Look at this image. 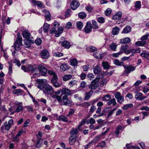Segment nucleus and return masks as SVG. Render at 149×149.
<instances>
[{
    "mask_svg": "<svg viewBox=\"0 0 149 149\" xmlns=\"http://www.w3.org/2000/svg\"><path fill=\"white\" fill-rule=\"evenodd\" d=\"M36 82L37 83L36 85L38 88L41 89L46 95H50L54 92L52 87L48 84H46L47 81L45 79H37Z\"/></svg>",
    "mask_w": 149,
    "mask_h": 149,
    "instance_id": "nucleus-1",
    "label": "nucleus"
},
{
    "mask_svg": "<svg viewBox=\"0 0 149 149\" xmlns=\"http://www.w3.org/2000/svg\"><path fill=\"white\" fill-rule=\"evenodd\" d=\"M22 38L19 34L17 35V38L13 46H12L10 49L11 52H13L12 54L14 56L16 53L15 51H13V49L15 50L18 51L20 50L21 47L23 46L22 44Z\"/></svg>",
    "mask_w": 149,
    "mask_h": 149,
    "instance_id": "nucleus-2",
    "label": "nucleus"
},
{
    "mask_svg": "<svg viewBox=\"0 0 149 149\" xmlns=\"http://www.w3.org/2000/svg\"><path fill=\"white\" fill-rule=\"evenodd\" d=\"M26 71H28V72L34 73L32 76L34 78H35L36 77L38 76L39 75L38 69L36 68V67H34L33 65H28Z\"/></svg>",
    "mask_w": 149,
    "mask_h": 149,
    "instance_id": "nucleus-3",
    "label": "nucleus"
},
{
    "mask_svg": "<svg viewBox=\"0 0 149 149\" xmlns=\"http://www.w3.org/2000/svg\"><path fill=\"white\" fill-rule=\"evenodd\" d=\"M99 79V77L97 76L95 79L91 82V84L89 86V88L91 89H93L98 87Z\"/></svg>",
    "mask_w": 149,
    "mask_h": 149,
    "instance_id": "nucleus-4",
    "label": "nucleus"
},
{
    "mask_svg": "<svg viewBox=\"0 0 149 149\" xmlns=\"http://www.w3.org/2000/svg\"><path fill=\"white\" fill-rule=\"evenodd\" d=\"M13 120L10 119L9 120L8 123L7 122H6L4 123V125L1 127V130H3V129L5 128V129L8 130L11 127L12 125L13 124Z\"/></svg>",
    "mask_w": 149,
    "mask_h": 149,
    "instance_id": "nucleus-5",
    "label": "nucleus"
},
{
    "mask_svg": "<svg viewBox=\"0 0 149 149\" xmlns=\"http://www.w3.org/2000/svg\"><path fill=\"white\" fill-rule=\"evenodd\" d=\"M124 67L125 69L124 72L126 74H128L131 72L134 71L136 68V66H133L132 65H124Z\"/></svg>",
    "mask_w": 149,
    "mask_h": 149,
    "instance_id": "nucleus-6",
    "label": "nucleus"
},
{
    "mask_svg": "<svg viewBox=\"0 0 149 149\" xmlns=\"http://www.w3.org/2000/svg\"><path fill=\"white\" fill-rule=\"evenodd\" d=\"M58 79L57 75L53 77L51 81L53 84V85L55 87L57 88L60 86V85L57 82Z\"/></svg>",
    "mask_w": 149,
    "mask_h": 149,
    "instance_id": "nucleus-7",
    "label": "nucleus"
},
{
    "mask_svg": "<svg viewBox=\"0 0 149 149\" xmlns=\"http://www.w3.org/2000/svg\"><path fill=\"white\" fill-rule=\"evenodd\" d=\"M39 72L42 75H45L47 73V70L45 67L42 65H39L38 67Z\"/></svg>",
    "mask_w": 149,
    "mask_h": 149,
    "instance_id": "nucleus-8",
    "label": "nucleus"
},
{
    "mask_svg": "<svg viewBox=\"0 0 149 149\" xmlns=\"http://www.w3.org/2000/svg\"><path fill=\"white\" fill-rule=\"evenodd\" d=\"M23 37L26 39H31L33 37L31 36V34L27 30L24 31L22 33Z\"/></svg>",
    "mask_w": 149,
    "mask_h": 149,
    "instance_id": "nucleus-9",
    "label": "nucleus"
},
{
    "mask_svg": "<svg viewBox=\"0 0 149 149\" xmlns=\"http://www.w3.org/2000/svg\"><path fill=\"white\" fill-rule=\"evenodd\" d=\"M60 102H63L64 105H67L71 103V101L68 98L67 96H63Z\"/></svg>",
    "mask_w": 149,
    "mask_h": 149,
    "instance_id": "nucleus-10",
    "label": "nucleus"
},
{
    "mask_svg": "<svg viewBox=\"0 0 149 149\" xmlns=\"http://www.w3.org/2000/svg\"><path fill=\"white\" fill-rule=\"evenodd\" d=\"M41 58L43 59H47L49 56V52L46 49L42 50L40 53Z\"/></svg>",
    "mask_w": 149,
    "mask_h": 149,
    "instance_id": "nucleus-11",
    "label": "nucleus"
},
{
    "mask_svg": "<svg viewBox=\"0 0 149 149\" xmlns=\"http://www.w3.org/2000/svg\"><path fill=\"white\" fill-rule=\"evenodd\" d=\"M116 108H114L113 109H109V108H106L104 110L105 113V114L107 115V117L108 118L109 116L112 115L114 111L116 110Z\"/></svg>",
    "mask_w": 149,
    "mask_h": 149,
    "instance_id": "nucleus-12",
    "label": "nucleus"
},
{
    "mask_svg": "<svg viewBox=\"0 0 149 149\" xmlns=\"http://www.w3.org/2000/svg\"><path fill=\"white\" fill-rule=\"evenodd\" d=\"M141 7V2L139 1H136L134 7L131 8V9L133 11H136L139 10Z\"/></svg>",
    "mask_w": 149,
    "mask_h": 149,
    "instance_id": "nucleus-13",
    "label": "nucleus"
},
{
    "mask_svg": "<svg viewBox=\"0 0 149 149\" xmlns=\"http://www.w3.org/2000/svg\"><path fill=\"white\" fill-rule=\"evenodd\" d=\"M92 26L90 22H87L84 28V30L86 33H89L91 31Z\"/></svg>",
    "mask_w": 149,
    "mask_h": 149,
    "instance_id": "nucleus-14",
    "label": "nucleus"
},
{
    "mask_svg": "<svg viewBox=\"0 0 149 149\" xmlns=\"http://www.w3.org/2000/svg\"><path fill=\"white\" fill-rule=\"evenodd\" d=\"M79 3L75 1H73L70 3L71 8L73 10L76 9L79 6Z\"/></svg>",
    "mask_w": 149,
    "mask_h": 149,
    "instance_id": "nucleus-15",
    "label": "nucleus"
},
{
    "mask_svg": "<svg viewBox=\"0 0 149 149\" xmlns=\"http://www.w3.org/2000/svg\"><path fill=\"white\" fill-rule=\"evenodd\" d=\"M61 92L62 94L61 95H65L64 96H67L70 95L71 94V92L70 90L68 88H63L61 90Z\"/></svg>",
    "mask_w": 149,
    "mask_h": 149,
    "instance_id": "nucleus-16",
    "label": "nucleus"
},
{
    "mask_svg": "<svg viewBox=\"0 0 149 149\" xmlns=\"http://www.w3.org/2000/svg\"><path fill=\"white\" fill-rule=\"evenodd\" d=\"M93 56L95 58L97 59H102V57L104 56V54L103 53H101V52H97L94 53Z\"/></svg>",
    "mask_w": 149,
    "mask_h": 149,
    "instance_id": "nucleus-17",
    "label": "nucleus"
},
{
    "mask_svg": "<svg viewBox=\"0 0 149 149\" xmlns=\"http://www.w3.org/2000/svg\"><path fill=\"white\" fill-rule=\"evenodd\" d=\"M142 93H138L135 95L136 99L139 100H142L146 98V97L142 96Z\"/></svg>",
    "mask_w": 149,
    "mask_h": 149,
    "instance_id": "nucleus-18",
    "label": "nucleus"
},
{
    "mask_svg": "<svg viewBox=\"0 0 149 149\" xmlns=\"http://www.w3.org/2000/svg\"><path fill=\"white\" fill-rule=\"evenodd\" d=\"M24 42L25 47L28 48L30 47L31 44H33L34 42L33 40L30 39H25Z\"/></svg>",
    "mask_w": 149,
    "mask_h": 149,
    "instance_id": "nucleus-19",
    "label": "nucleus"
},
{
    "mask_svg": "<svg viewBox=\"0 0 149 149\" xmlns=\"http://www.w3.org/2000/svg\"><path fill=\"white\" fill-rule=\"evenodd\" d=\"M122 13L119 11L117 12L112 17V19L113 20L119 19L121 18L122 15Z\"/></svg>",
    "mask_w": 149,
    "mask_h": 149,
    "instance_id": "nucleus-20",
    "label": "nucleus"
},
{
    "mask_svg": "<svg viewBox=\"0 0 149 149\" xmlns=\"http://www.w3.org/2000/svg\"><path fill=\"white\" fill-rule=\"evenodd\" d=\"M43 12L45 13L46 19L47 21H49L51 17V15L49 11L46 10H44Z\"/></svg>",
    "mask_w": 149,
    "mask_h": 149,
    "instance_id": "nucleus-21",
    "label": "nucleus"
},
{
    "mask_svg": "<svg viewBox=\"0 0 149 149\" xmlns=\"http://www.w3.org/2000/svg\"><path fill=\"white\" fill-rule=\"evenodd\" d=\"M78 130L79 129L78 128H73L70 132L71 135L77 137V134L79 132Z\"/></svg>",
    "mask_w": 149,
    "mask_h": 149,
    "instance_id": "nucleus-22",
    "label": "nucleus"
},
{
    "mask_svg": "<svg viewBox=\"0 0 149 149\" xmlns=\"http://www.w3.org/2000/svg\"><path fill=\"white\" fill-rule=\"evenodd\" d=\"M120 31L119 28L117 26L114 27L112 30V33L113 35H116L118 34Z\"/></svg>",
    "mask_w": 149,
    "mask_h": 149,
    "instance_id": "nucleus-23",
    "label": "nucleus"
},
{
    "mask_svg": "<svg viewBox=\"0 0 149 149\" xmlns=\"http://www.w3.org/2000/svg\"><path fill=\"white\" fill-rule=\"evenodd\" d=\"M130 39L129 37H126L125 38L121 39L120 42V44H125L128 43L130 42Z\"/></svg>",
    "mask_w": 149,
    "mask_h": 149,
    "instance_id": "nucleus-24",
    "label": "nucleus"
},
{
    "mask_svg": "<svg viewBox=\"0 0 149 149\" xmlns=\"http://www.w3.org/2000/svg\"><path fill=\"white\" fill-rule=\"evenodd\" d=\"M63 31V29L62 27H59L56 32L55 36L56 37H58L62 33Z\"/></svg>",
    "mask_w": 149,
    "mask_h": 149,
    "instance_id": "nucleus-25",
    "label": "nucleus"
},
{
    "mask_svg": "<svg viewBox=\"0 0 149 149\" xmlns=\"http://www.w3.org/2000/svg\"><path fill=\"white\" fill-rule=\"evenodd\" d=\"M77 137L71 135L69 138V143L70 145H73L75 142Z\"/></svg>",
    "mask_w": 149,
    "mask_h": 149,
    "instance_id": "nucleus-26",
    "label": "nucleus"
},
{
    "mask_svg": "<svg viewBox=\"0 0 149 149\" xmlns=\"http://www.w3.org/2000/svg\"><path fill=\"white\" fill-rule=\"evenodd\" d=\"M93 93V91L92 90H91L85 93V95L84 98V100H88L92 95Z\"/></svg>",
    "mask_w": 149,
    "mask_h": 149,
    "instance_id": "nucleus-27",
    "label": "nucleus"
},
{
    "mask_svg": "<svg viewBox=\"0 0 149 149\" xmlns=\"http://www.w3.org/2000/svg\"><path fill=\"white\" fill-rule=\"evenodd\" d=\"M149 37V33H147L146 35L142 36L140 38V40L142 41H146V43L149 42L148 37Z\"/></svg>",
    "mask_w": 149,
    "mask_h": 149,
    "instance_id": "nucleus-28",
    "label": "nucleus"
},
{
    "mask_svg": "<svg viewBox=\"0 0 149 149\" xmlns=\"http://www.w3.org/2000/svg\"><path fill=\"white\" fill-rule=\"evenodd\" d=\"M140 55L141 56L147 59L148 60H149V52L143 51Z\"/></svg>",
    "mask_w": 149,
    "mask_h": 149,
    "instance_id": "nucleus-29",
    "label": "nucleus"
},
{
    "mask_svg": "<svg viewBox=\"0 0 149 149\" xmlns=\"http://www.w3.org/2000/svg\"><path fill=\"white\" fill-rule=\"evenodd\" d=\"M30 2L34 3L35 5H37L39 7H42V4L40 1H36L35 0H29Z\"/></svg>",
    "mask_w": 149,
    "mask_h": 149,
    "instance_id": "nucleus-30",
    "label": "nucleus"
},
{
    "mask_svg": "<svg viewBox=\"0 0 149 149\" xmlns=\"http://www.w3.org/2000/svg\"><path fill=\"white\" fill-rule=\"evenodd\" d=\"M131 31V27L129 26H127L122 31V33H128Z\"/></svg>",
    "mask_w": 149,
    "mask_h": 149,
    "instance_id": "nucleus-31",
    "label": "nucleus"
},
{
    "mask_svg": "<svg viewBox=\"0 0 149 149\" xmlns=\"http://www.w3.org/2000/svg\"><path fill=\"white\" fill-rule=\"evenodd\" d=\"M72 76L70 74H66L64 75L63 77V80L64 81H66L71 79Z\"/></svg>",
    "mask_w": 149,
    "mask_h": 149,
    "instance_id": "nucleus-32",
    "label": "nucleus"
},
{
    "mask_svg": "<svg viewBox=\"0 0 149 149\" xmlns=\"http://www.w3.org/2000/svg\"><path fill=\"white\" fill-rule=\"evenodd\" d=\"M58 119L64 122H67L68 121V119L67 117L64 115H61L59 116Z\"/></svg>",
    "mask_w": 149,
    "mask_h": 149,
    "instance_id": "nucleus-33",
    "label": "nucleus"
},
{
    "mask_svg": "<svg viewBox=\"0 0 149 149\" xmlns=\"http://www.w3.org/2000/svg\"><path fill=\"white\" fill-rule=\"evenodd\" d=\"M61 45L63 47L68 49L69 48L70 46V43L66 40L62 42Z\"/></svg>",
    "mask_w": 149,
    "mask_h": 149,
    "instance_id": "nucleus-34",
    "label": "nucleus"
},
{
    "mask_svg": "<svg viewBox=\"0 0 149 149\" xmlns=\"http://www.w3.org/2000/svg\"><path fill=\"white\" fill-rule=\"evenodd\" d=\"M146 44V41H138L135 43V45L137 46H142Z\"/></svg>",
    "mask_w": 149,
    "mask_h": 149,
    "instance_id": "nucleus-35",
    "label": "nucleus"
},
{
    "mask_svg": "<svg viewBox=\"0 0 149 149\" xmlns=\"http://www.w3.org/2000/svg\"><path fill=\"white\" fill-rule=\"evenodd\" d=\"M101 68L98 65L96 66L93 69V72L94 74H97L101 72Z\"/></svg>",
    "mask_w": 149,
    "mask_h": 149,
    "instance_id": "nucleus-36",
    "label": "nucleus"
},
{
    "mask_svg": "<svg viewBox=\"0 0 149 149\" xmlns=\"http://www.w3.org/2000/svg\"><path fill=\"white\" fill-rule=\"evenodd\" d=\"M102 136L100 134L99 135L96 136L92 141V142L94 143L97 142L101 139Z\"/></svg>",
    "mask_w": 149,
    "mask_h": 149,
    "instance_id": "nucleus-37",
    "label": "nucleus"
},
{
    "mask_svg": "<svg viewBox=\"0 0 149 149\" xmlns=\"http://www.w3.org/2000/svg\"><path fill=\"white\" fill-rule=\"evenodd\" d=\"M43 30L45 32H47L49 29L50 25L47 23H45L43 26Z\"/></svg>",
    "mask_w": 149,
    "mask_h": 149,
    "instance_id": "nucleus-38",
    "label": "nucleus"
},
{
    "mask_svg": "<svg viewBox=\"0 0 149 149\" xmlns=\"http://www.w3.org/2000/svg\"><path fill=\"white\" fill-rule=\"evenodd\" d=\"M122 127L121 126H118L116 128L114 132L115 134L116 137H118L119 134L120 133L119 131L122 129Z\"/></svg>",
    "mask_w": 149,
    "mask_h": 149,
    "instance_id": "nucleus-39",
    "label": "nucleus"
},
{
    "mask_svg": "<svg viewBox=\"0 0 149 149\" xmlns=\"http://www.w3.org/2000/svg\"><path fill=\"white\" fill-rule=\"evenodd\" d=\"M76 25L79 29L81 30L83 26V24L81 22L78 21L76 22Z\"/></svg>",
    "mask_w": 149,
    "mask_h": 149,
    "instance_id": "nucleus-40",
    "label": "nucleus"
},
{
    "mask_svg": "<svg viewBox=\"0 0 149 149\" xmlns=\"http://www.w3.org/2000/svg\"><path fill=\"white\" fill-rule=\"evenodd\" d=\"M117 47V44L114 42H112L111 43L109 46L110 48H111V49L112 51H116Z\"/></svg>",
    "mask_w": 149,
    "mask_h": 149,
    "instance_id": "nucleus-41",
    "label": "nucleus"
},
{
    "mask_svg": "<svg viewBox=\"0 0 149 149\" xmlns=\"http://www.w3.org/2000/svg\"><path fill=\"white\" fill-rule=\"evenodd\" d=\"M70 63L71 65L73 66H76L78 64L77 60L75 58H73L70 60Z\"/></svg>",
    "mask_w": 149,
    "mask_h": 149,
    "instance_id": "nucleus-42",
    "label": "nucleus"
},
{
    "mask_svg": "<svg viewBox=\"0 0 149 149\" xmlns=\"http://www.w3.org/2000/svg\"><path fill=\"white\" fill-rule=\"evenodd\" d=\"M108 104L109 105L112 104L113 106H115L116 104V102L115 98L111 99L108 102Z\"/></svg>",
    "mask_w": 149,
    "mask_h": 149,
    "instance_id": "nucleus-43",
    "label": "nucleus"
},
{
    "mask_svg": "<svg viewBox=\"0 0 149 149\" xmlns=\"http://www.w3.org/2000/svg\"><path fill=\"white\" fill-rule=\"evenodd\" d=\"M87 49L90 52H94L97 50V48L96 47L91 46H89L87 48Z\"/></svg>",
    "mask_w": 149,
    "mask_h": 149,
    "instance_id": "nucleus-44",
    "label": "nucleus"
},
{
    "mask_svg": "<svg viewBox=\"0 0 149 149\" xmlns=\"http://www.w3.org/2000/svg\"><path fill=\"white\" fill-rule=\"evenodd\" d=\"M13 93L15 95H18L19 94L22 93V90L20 89H16L14 90L13 92Z\"/></svg>",
    "mask_w": 149,
    "mask_h": 149,
    "instance_id": "nucleus-45",
    "label": "nucleus"
},
{
    "mask_svg": "<svg viewBox=\"0 0 149 149\" xmlns=\"http://www.w3.org/2000/svg\"><path fill=\"white\" fill-rule=\"evenodd\" d=\"M52 97L54 99H56L59 102H60L61 101V96L57 95L55 93L52 95Z\"/></svg>",
    "mask_w": 149,
    "mask_h": 149,
    "instance_id": "nucleus-46",
    "label": "nucleus"
},
{
    "mask_svg": "<svg viewBox=\"0 0 149 149\" xmlns=\"http://www.w3.org/2000/svg\"><path fill=\"white\" fill-rule=\"evenodd\" d=\"M133 106L132 104H128L124 105L122 107V109L124 110H126L128 108H131Z\"/></svg>",
    "mask_w": 149,
    "mask_h": 149,
    "instance_id": "nucleus-47",
    "label": "nucleus"
},
{
    "mask_svg": "<svg viewBox=\"0 0 149 149\" xmlns=\"http://www.w3.org/2000/svg\"><path fill=\"white\" fill-rule=\"evenodd\" d=\"M102 65L104 69H107L109 68V65L107 62H102Z\"/></svg>",
    "mask_w": 149,
    "mask_h": 149,
    "instance_id": "nucleus-48",
    "label": "nucleus"
},
{
    "mask_svg": "<svg viewBox=\"0 0 149 149\" xmlns=\"http://www.w3.org/2000/svg\"><path fill=\"white\" fill-rule=\"evenodd\" d=\"M90 103L89 102H87L80 104L79 105V106L87 108L90 106Z\"/></svg>",
    "mask_w": 149,
    "mask_h": 149,
    "instance_id": "nucleus-49",
    "label": "nucleus"
},
{
    "mask_svg": "<svg viewBox=\"0 0 149 149\" xmlns=\"http://www.w3.org/2000/svg\"><path fill=\"white\" fill-rule=\"evenodd\" d=\"M60 68L63 71H65L68 68L67 65L65 63L62 64Z\"/></svg>",
    "mask_w": 149,
    "mask_h": 149,
    "instance_id": "nucleus-50",
    "label": "nucleus"
},
{
    "mask_svg": "<svg viewBox=\"0 0 149 149\" xmlns=\"http://www.w3.org/2000/svg\"><path fill=\"white\" fill-rule=\"evenodd\" d=\"M113 63L115 65H118L121 66L123 65V62L118 59L114 60Z\"/></svg>",
    "mask_w": 149,
    "mask_h": 149,
    "instance_id": "nucleus-51",
    "label": "nucleus"
},
{
    "mask_svg": "<svg viewBox=\"0 0 149 149\" xmlns=\"http://www.w3.org/2000/svg\"><path fill=\"white\" fill-rule=\"evenodd\" d=\"M42 141V139H40L37 140L36 146L37 148H39L41 145Z\"/></svg>",
    "mask_w": 149,
    "mask_h": 149,
    "instance_id": "nucleus-52",
    "label": "nucleus"
},
{
    "mask_svg": "<svg viewBox=\"0 0 149 149\" xmlns=\"http://www.w3.org/2000/svg\"><path fill=\"white\" fill-rule=\"evenodd\" d=\"M87 123L88 124L90 123L91 124H93L95 123V121L94 119L91 118L87 120Z\"/></svg>",
    "mask_w": 149,
    "mask_h": 149,
    "instance_id": "nucleus-53",
    "label": "nucleus"
},
{
    "mask_svg": "<svg viewBox=\"0 0 149 149\" xmlns=\"http://www.w3.org/2000/svg\"><path fill=\"white\" fill-rule=\"evenodd\" d=\"M110 98V95L109 94H107L103 97L102 100L104 101H107L109 100Z\"/></svg>",
    "mask_w": 149,
    "mask_h": 149,
    "instance_id": "nucleus-54",
    "label": "nucleus"
},
{
    "mask_svg": "<svg viewBox=\"0 0 149 149\" xmlns=\"http://www.w3.org/2000/svg\"><path fill=\"white\" fill-rule=\"evenodd\" d=\"M92 27L93 29H97L98 28L97 22L95 20L92 21Z\"/></svg>",
    "mask_w": 149,
    "mask_h": 149,
    "instance_id": "nucleus-55",
    "label": "nucleus"
},
{
    "mask_svg": "<svg viewBox=\"0 0 149 149\" xmlns=\"http://www.w3.org/2000/svg\"><path fill=\"white\" fill-rule=\"evenodd\" d=\"M86 14L84 12L80 13L78 14V16L79 18L84 19L86 17Z\"/></svg>",
    "mask_w": 149,
    "mask_h": 149,
    "instance_id": "nucleus-56",
    "label": "nucleus"
},
{
    "mask_svg": "<svg viewBox=\"0 0 149 149\" xmlns=\"http://www.w3.org/2000/svg\"><path fill=\"white\" fill-rule=\"evenodd\" d=\"M19 140V137L17 135L13 137L12 138V141L13 142H17Z\"/></svg>",
    "mask_w": 149,
    "mask_h": 149,
    "instance_id": "nucleus-57",
    "label": "nucleus"
},
{
    "mask_svg": "<svg viewBox=\"0 0 149 149\" xmlns=\"http://www.w3.org/2000/svg\"><path fill=\"white\" fill-rule=\"evenodd\" d=\"M22 105H17L15 110V112H19L21 111L22 109Z\"/></svg>",
    "mask_w": 149,
    "mask_h": 149,
    "instance_id": "nucleus-58",
    "label": "nucleus"
},
{
    "mask_svg": "<svg viewBox=\"0 0 149 149\" xmlns=\"http://www.w3.org/2000/svg\"><path fill=\"white\" fill-rule=\"evenodd\" d=\"M128 46L127 45L122 46L120 49V51H121L122 53L123 52H124L127 50Z\"/></svg>",
    "mask_w": 149,
    "mask_h": 149,
    "instance_id": "nucleus-59",
    "label": "nucleus"
},
{
    "mask_svg": "<svg viewBox=\"0 0 149 149\" xmlns=\"http://www.w3.org/2000/svg\"><path fill=\"white\" fill-rule=\"evenodd\" d=\"M35 43L37 45H40L41 43L42 40L40 38H38L35 41Z\"/></svg>",
    "mask_w": 149,
    "mask_h": 149,
    "instance_id": "nucleus-60",
    "label": "nucleus"
},
{
    "mask_svg": "<svg viewBox=\"0 0 149 149\" xmlns=\"http://www.w3.org/2000/svg\"><path fill=\"white\" fill-rule=\"evenodd\" d=\"M77 83V81L75 80H72L69 82L68 85L70 87H72L75 85Z\"/></svg>",
    "mask_w": 149,
    "mask_h": 149,
    "instance_id": "nucleus-61",
    "label": "nucleus"
},
{
    "mask_svg": "<svg viewBox=\"0 0 149 149\" xmlns=\"http://www.w3.org/2000/svg\"><path fill=\"white\" fill-rule=\"evenodd\" d=\"M72 24V23L70 22H68L66 23L65 27L68 29H70L71 28Z\"/></svg>",
    "mask_w": 149,
    "mask_h": 149,
    "instance_id": "nucleus-62",
    "label": "nucleus"
},
{
    "mask_svg": "<svg viewBox=\"0 0 149 149\" xmlns=\"http://www.w3.org/2000/svg\"><path fill=\"white\" fill-rule=\"evenodd\" d=\"M71 10L70 9H68L65 13V16L66 17H69L71 15Z\"/></svg>",
    "mask_w": 149,
    "mask_h": 149,
    "instance_id": "nucleus-63",
    "label": "nucleus"
},
{
    "mask_svg": "<svg viewBox=\"0 0 149 149\" xmlns=\"http://www.w3.org/2000/svg\"><path fill=\"white\" fill-rule=\"evenodd\" d=\"M112 10L110 8H108L105 11V14L107 16L109 15L111 12Z\"/></svg>",
    "mask_w": 149,
    "mask_h": 149,
    "instance_id": "nucleus-64",
    "label": "nucleus"
}]
</instances>
